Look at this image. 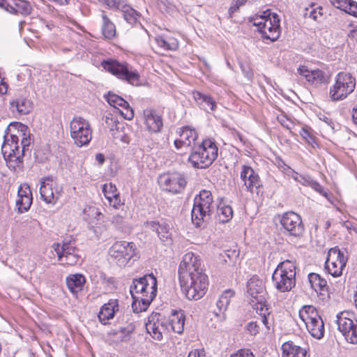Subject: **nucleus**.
I'll use <instances>...</instances> for the list:
<instances>
[{
    "mask_svg": "<svg viewBox=\"0 0 357 357\" xmlns=\"http://www.w3.org/2000/svg\"><path fill=\"white\" fill-rule=\"evenodd\" d=\"M178 279L181 291L189 300H199L206 294L208 286V276L199 256L186 253L178 267Z\"/></svg>",
    "mask_w": 357,
    "mask_h": 357,
    "instance_id": "f257e3e1",
    "label": "nucleus"
},
{
    "mask_svg": "<svg viewBox=\"0 0 357 357\" xmlns=\"http://www.w3.org/2000/svg\"><path fill=\"white\" fill-rule=\"evenodd\" d=\"M156 278L151 273L133 279L130 286L135 313L146 311L157 294Z\"/></svg>",
    "mask_w": 357,
    "mask_h": 357,
    "instance_id": "f03ea898",
    "label": "nucleus"
},
{
    "mask_svg": "<svg viewBox=\"0 0 357 357\" xmlns=\"http://www.w3.org/2000/svg\"><path fill=\"white\" fill-rule=\"evenodd\" d=\"M246 287L253 308L259 314L262 324L269 329L270 311L266 305L267 292L264 282L257 275H252L247 282Z\"/></svg>",
    "mask_w": 357,
    "mask_h": 357,
    "instance_id": "7ed1b4c3",
    "label": "nucleus"
},
{
    "mask_svg": "<svg viewBox=\"0 0 357 357\" xmlns=\"http://www.w3.org/2000/svg\"><path fill=\"white\" fill-rule=\"evenodd\" d=\"M218 148L211 139H204L191 148L189 162L195 168L204 169L209 167L217 158Z\"/></svg>",
    "mask_w": 357,
    "mask_h": 357,
    "instance_id": "20e7f679",
    "label": "nucleus"
},
{
    "mask_svg": "<svg viewBox=\"0 0 357 357\" xmlns=\"http://www.w3.org/2000/svg\"><path fill=\"white\" fill-rule=\"evenodd\" d=\"M250 22L257 27L263 38L275 41L280 35V19L277 14L270 10L264 11L250 18Z\"/></svg>",
    "mask_w": 357,
    "mask_h": 357,
    "instance_id": "39448f33",
    "label": "nucleus"
},
{
    "mask_svg": "<svg viewBox=\"0 0 357 357\" xmlns=\"http://www.w3.org/2000/svg\"><path fill=\"white\" fill-rule=\"evenodd\" d=\"M272 280L280 292L291 291L296 284L295 262L290 260L280 262L273 273Z\"/></svg>",
    "mask_w": 357,
    "mask_h": 357,
    "instance_id": "423d86ee",
    "label": "nucleus"
},
{
    "mask_svg": "<svg viewBox=\"0 0 357 357\" xmlns=\"http://www.w3.org/2000/svg\"><path fill=\"white\" fill-rule=\"evenodd\" d=\"M214 209L213 195L211 191L202 190L195 197L192 209V222L196 227H200L204 222L209 220Z\"/></svg>",
    "mask_w": 357,
    "mask_h": 357,
    "instance_id": "0eeeda50",
    "label": "nucleus"
},
{
    "mask_svg": "<svg viewBox=\"0 0 357 357\" xmlns=\"http://www.w3.org/2000/svg\"><path fill=\"white\" fill-rule=\"evenodd\" d=\"M299 318L305 324L308 333L317 340L324 335V324L317 309L312 305H304L298 312Z\"/></svg>",
    "mask_w": 357,
    "mask_h": 357,
    "instance_id": "6e6552de",
    "label": "nucleus"
},
{
    "mask_svg": "<svg viewBox=\"0 0 357 357\" xmlns=\"http://www.w3.org/2000/svg\"><path fill=\"white\" fill-rule=\"evenodd\" d=\"M102 68L115 75L119 79L126 81L132 85H137L139 81L138 72L128 63H120L116 60H104L101 63Z\"/></svg>",
    "mask_w": 357,
    "mask_h": 357,
    "instance_id": "1a4fd4ad",
    "label": "nucleus"
},
{
    "mask_svg": "<svg viewBox=\"0 0 357 357\" xmlns=\"http://www.w3.org/2000/svg\"><path fill=\"white\" fill-rule=\"evenodd\" d=\"M356 88V79L351 73H339L335 79V83L330 89L329 96L333 101H340L345 99Z\"/></svg>",
    "mask_w": 357,
    "mask_h": 357,
    "instance_id": "9d476101",
    "label": "nucleus"
},
{
    "mask_svg": "<svg viewBox=\"0 0 357 357\" xmlns=\"http://www.w3.org/2000/svg\"><path fill=\"white\" fill-rule=\"evenodd\" d=\"M70 136L78 146L88 144L92 138V130L87 120L81 117H74L70 123Z\"/></svg>",
    "mask_w": 357,
    "mask_h": 357,
    "instance_id": "9b49d317",
    "label": "nucleus"
},
{
    "mask_svg": "<svg viewBox=\"0 0 357 357\" xmlns=\"http://www.w3.org/2000/svg\"><path fill=\"white\" fill-rule=\"evenodd\" d=\"M279 221L284 233L289 236L300 238L305 231L301 217L294 211H287L279 215Z\"/></svg>",
    "mask_w": 357,
    "mask_h": 357,
    "instance_id": "f8f14e48",
    "label": "nucleus"
},
{
    "mask_svg": "<svg viewBox=\"0 0 357 357\" xmlns=\"http://www.w3.org/2000/svg\"><path fill=\"white\" fill-rule=\"evenodd\" d=\"M336 324L338 331L345 340L351 344H357V320L354 314L348 311H343L336 316Z\"/></svg>",
    "mask_w": 357,
    "mask_h": 357,
    "instance_id": "ddd939ff",
    "label": "nucleus"
},
{
    "mask_svg": "<svg viewBox=\"0 0 357 357\" xmlns=\"http://www.w3.org/2000/svg\"><path fill=\"white\" fill-rule=\"evenodd\" d=\"M136 247L132 242L118 241L109 250L110 258L119 266H125L135 255Z\"/></svg>",
    "mask_w": 357,
    "mask_h": 357,
    "instance_id": "4468645a",
    "label": "nucleus"
},
{
    "mask_svg": "<svg viewBox=\"0 0 357 357\" xmlns=\"http://www.w3.org/2000/svg\"><path fill=\"white\" fill-rule=\"evenodd\" d=\"M348 255L346 250H341L338 247L331 248L328 252L326 268L333 277H339L346 266Z\"/></svg>",
    "mask_w": 357,
    "mask_h": 357,
    "instance_id": "2eb2a0df",
    "label": "nucleus"
},
{
    "mask_svg": "<svg viewBox=\"0 0 357 357\" xmlns=\"http://www.w3.org/2000/svg\"><path fill=\"white\" fill-rule=\"evenodd\" d=\"M1 146V152L5 160L15 162L17 165L22 162L23 151L19 146V137L17 134H10V137L5 135Z\"/></svg>",
    "mask_w": 357,
    "mask_h": 357,
    "instance_id": "dca6fc26",
    "label": "nucleus"
},
{
    "mask_svg": "<svg viewBox=\"0 0 357 357\" xmlns=\"http://www.w3.org/2000/svg\"><path fill=\"white\" fill-rule=\"evenodd\" d=\"M1 146V152L5 160L15 162L17 165L22 162L23 151L19 146V137L17 134H10V137L5 135Z\"/></svg>",
    "mask_w": 357,
    "mask_h": 357,
    "instance_id": "f3484780",
    "label": "nucleus"
},
{
    "mask_svg": "<svg viewBox=\"0 0 357 357\" xmlns=\"http://www.w3.org/2000/svg\"><path fill=\"white\" fill-rule=\"evenodd\" d=\"M52 247L58 255L59 261L63 264L74 266L80 260L79 250L76 248L75 242L64 241L61 245L56 243Z\"/></svg>",
    "mask_w": 357,
    "mask_h": 357,
    "instance_id": "a211bd4d",
    "label": "nucleus"
},
{
    "mask_svg": "<svg viewBox=\"0 0 357 357\" xmlns=\"http://www.w3.org/2000/svg\"><path fill=\"white\" fill-rule=\"evenodd\" d=\"M159 183L165 190L178 194L184 190L187 181L183 174L172 172L161 175L159 177Z\"/></svg>",
    "mask_w": 357,
    "mask_h": 357,
    "instance_id": "6ab92c4d",
    "label": "nucleus"
},
{
    "mask_svg": "<svg viewBox=\"0 0 357 357\" xmlns=\"http://www.w3.org/2000/svg\"><path fill=\"white\" fill-rule=\"evenodd\" d=\"M240 178L243 181L244 186L247 191L252 193H259V190L262 187L261 181L259 175L254 169L248 165L241 166Z\"/></svg>",
    "mask_w": 357,
    "mask_h": 357,
    "instance_id": "aec40b11",
    "label": "nucleus"
},
{
    "mask_svg": "<svg viewBox=\"0 0 357 357\" xmlns=\"http://www.w3.org/2000/svg\"><path fill=\"white\" fill-rule=\"evenodd\" d=\"M104 98L112 107L118 109L119 114L125 119L132 120L133 119L134 111L123 98L112 92L105 94Z\"/></svg>",
    "mask_w": 357,
    "mask_h": 357,
    "instance_id": "412c9836",
    "label": "nucleus"
},
{
    "mask_svg": "<svg viewBox=\"0 0 357 357\" xmlns=\"http://www.w3.org/2000/svg\"><path fill=\"white\" fill-rule=\"evenodd\" d=\"M144 123L151 133L160 132L163 126L162 118L155 110L146 109L143 111Z\"/></svg>",
    "mask_w": 357,
    "mask_h": 357,
    "instance_id": "4be33fe9",
    "label": "nucleus"
},
{
    "mask_svg": "<svg viewBox=\"0 0 357 357\" xmlns=\"http://www.w3.org/2000/svg\"><path fill=\"white\" fill-rule=\"evenodd\" d=\"M179 139L174 141V144L176 149H180L183 146H194L197 145L196 141L198 135L195 129L190 126H184L180 129L178 132Z\"/></svg>",
    "mask_w": 357,
    "mask_h": 357,
    "instance_id": "5701e85b",
    "label": "nucleus"
},
{
    "mask_svg": "<svg viewBox=\"0 0 357 357\" xmlns=\"http://www.w3.org/2000/svg\"><path fill=\"white\" fill-rule=\"evenodd\" d=\"M52 176L43 178L40 181V194L41 199L47 204H55L59 197V192H53Z\"/></svg>",
    "mask_w": 357,
    "mask_h": 357,
    "instance_id": "b1692460",
    "label": "nucleus"
},
{
    "mask_svg": "<svg viewBox=\"0 0 357 357\" xmlns=\"http://www.w3.org/2000/svg\"><path fill=\"white\" fill-rule=\"evenodd\" d=\"M297 71L309 83L315 86L321 84L326 80L325 73L319 69L309 70L306 66H301Z\"/></svg>",
    "mask_w": 357,
    "mask_h": 357,
    "instance_id": "393cba45",
    "label": "nucleus"
},
{
    "mask_svg": "<svg viewBox=\"0 0 357 357\" xmlns=\"http://www.w3.org/2000/svg\"><path fill=\"white\" fill-rule=\"evenodd\" d=\"M234 292L232 290H226L216 302L217 310H214L213 314L217 319L222 321L226 319L225 311L230 303V298L234 296Z\"/></svg>",
    "mask_w": 357,
    "mask_h": 357,
    "instance_id": "a878e982",
    "label": "nucleus"
},
{
    "mask_svg": "<svg viewBox=\"0 0 357 357\" xmlns=\"http://www.w3.org/2000/svg\"><path fill=\"white\" fill-rule=\"evenodd\" d=\"M10 109L13 113L17 112L20 115H25L29 114L32 109V102L22 96H15L10 102Z\"/></svg>",
    "mask_w": 357,
    "mask_h": 357,
    "instance_id": "bb28decb",
    "label": "nucleus"
},
{
    "mask_svg": "<svg viewBox=\"0 0 357 357\" xmlns=\"http://www.w3.org/2000/svg\"><path fill=\"white\" fill-rule=\"evenodd\" d=\"M147 225L152 231L158 234V237L162 242L169 243L172 241L169 226L165 222L151 221L147 222Z\"/></svg>",
    "mask_w": 357,
    "mask_h": 357,
    "instance_id": "cd10ccee",
    "label": "nucleus"
},
{
    "mask_svg": "<svg viewBox=\"0 0 357 357\" xmlns=\"http://www.w3.org/2000/svg\"><path fill=\"white\" fill-rule=\"evenodd\" d=\"M119 310V303L116 299H110L107 303L104 304L98 313L100 321L106 324L107 321L113 319L114 314Z\"/></svg>",
    "mask_w": 357,
    "mask_h": 357,
    "instance_id": "c85d7f7f",
    "label": "nucleus"
},
{
    "mask_svg": "<svg viewBox=\"0 0 357 357\" xmlns=\"http://www.w3.org/2000/svg\"><path fill=\"white\" fill-rule=\"evenodd\" d=\"M170 330L181 334L184 329L185 315L182 310H173L168 320H166Z\"/></svg>",
    "mask_w": 357,
    "mask_h": 357,
    "instance_id": "c756f323",
    "label": "nucleus"
},
{
    "mask_svg": "<svg viewBox=\"0 0 357 357\" xmlns=\"http://www.w3.org/2000/svg\"><path fill=\"white\" fill-rule=\"evenodd\" d=\"M282 357H307L306 349L289 341L282 346Z\"/></svg>",
    "mask_w": 357,
    "mask_h": 357,
    "instance_id": "7c9ffc66",
    "label": "nucleus"
},
{
    "mask_svg": "<svg viewBox=\"0 0 357 357\" xmlns=\"http://www.w3.org/2000/svg\"><path fill=\"white\" fill-rule=\"evenodd\" d=\"M66 282L69 291L72 294H77L82 291L86 278L80 273L70 274L66 278Z\"/></svg>",
    "mask_w": 357,
    "mask_h": 357,
    "instance_id": "2f4dec72",
    "label": "nucleus"
},
{
    "mask_svg": "<svg viewBox=\"0 0 357 357\" xmlns=\"http://www.w3.org/2000/svg\"><path fill=\"white\" fill-rule=\"evenodd\" d=\"M159 317L160 314L151 315L149 318L148 322L146 324V329L153 338L160 340L162 338V331H159L158 326L160 325Z\"/></svg>",
    "mask_w": 357,
    "mask_h": 357,
    "instance_id": "473e14b6",
    "label": "nucleus"
},
{
    "mask_svg": "<svg viewBox=\"0 0 357 357\" xmlns=\"http://www.w3.org/2000/svg\"><path fill=\"white\" fill-rule=\"evenodd\" d=\"M135 330V325L133 322L127 324L125 326L121 327L119 331H115L112 334L116 337L118 342H128L130 340V335Z\"/></svg>",
    "mask_w": 357,
    "mask_h": 357,
    "instance_id": "72a5a7b5",
    "label": "nucleus"
},
{
    "mask_svg": "<svg viewBox=\"0 0 357 357\" xmlns=\"http://www.w3.org/2000/svg\"><path fill=\"white\" fill-rule=\"evenodd\" d=\"M193 97L195 101L204 110H215L216 107L215 102L211 98V96L202 93L199 91H195L193 93Z\"/></svg>",
    "mask_w": 357,
    "mask_h": 357,
    "instance_id": "f704fd0d",
    "label": "nucleus"
},
{
    "mask_svg": "<svg viewBox=\"0 0 357 357\" xmlns=\"http://www.w3.org/2000/svg\"><path fill=\"white\" fill-rule=\"evenodd\" d=\"M17 135L19 139L21 138V149L23 151V155H24L25 151L28 150L29 146L31 145L33 139L31 138V134L29 132L26 134L28 130V127L24 124L19 123L17 124Z\"/></svg>",
    "mask_w": 357,
    "mask_h": 357,
    "instance_id": "c9c22d12",
    "label": "nucleus"
},
{
    "mask_svg": "<svg viewBox=\"0 0 357 357\" xmlns=\"http://www.w3.org/2000/svg\"><path fill=\"white\" fill-rule=\"evenodd\" d=\"M217 217L220 222H228L233 217V209L226 204L222 199L217 206Z\"/></svg>",
    "mask_w": 357,
    "mask_h": 357,
    "instance_id": "e433bc0d",
    "label": "nucleus"
},
{
    "mask_svg": "<svg viewBox=\"0 0 357 357\" xmlns=\"http://www.w3.org/2000/svg\"><path fill=\"white\" fill-rule=\"evenodd\" d=\"M102 20V32L104 36L107 39H112L116 36V27L109 18L107 16L105 11L101 14Z\"/></svg>",
    "mask_w": 357,
    "mask_h": 357,
    "instance_id": "4c0bfd02",
    "label": "nucleus"
},
{
    "mask_svg": "<svg viewBox=\"0 0 357 357\" xmlns=\"http://www.w3.org/2000/svg\"><path fill=\"white\" fill-rule=\"evenodd\" d=\"M308 280L312 288L315 291H324L327 287V282L322 278L319 274L311 273L308 275Z\"/></svg>",
    "mask_w": 357,
    "mask_h": 357,
    "instance_id": "58836bf2",
    "label": "nucleus"
},
{
    "mask_svg": "<svg viewBox=\"0 0 357 357\" xmlns=\"http://www.w3.org/2000/svg\"><path fill=\"white\" fill-rule=\"evenodd\" d=\"M121 12L124 20L131 25L136 24L140 16L139 13L128 4L121 10Z\"/></svg>",
    "mask_w": 357,
    "mask_h": 357,
    "instance_id": "ea45409f",
    "label": "nucleus"
},
{
    "mask_svg": "<svg viewBox=\"0 0 357 357\" xmlns=\"http://www.w3.org/2000/svg\"><path fill=\"white\" fill-rule=\"evenodd\" d=\"M155 40L158 46L167 50H176L178 47V43L174 38L166 40L160 36L156 38Z\"/></svg>",
    "mask_w": 357,
    "mask_h": 357,
    "instance_id": "a19ab883",
    "label": "nucleus"
},
{
    "mask_svg": "<svg viewBox=\"0 0 357 357\" xmlns=\"http://www.w3.org/2000/svg\"><path fill=\"white\" fill-rule=\"evenodd\" d=\"M32 204V197H17L15 204L19 213H22L27 211Z\"/></svg>",
    "mask_w": 357,
    "mask_h": 357,
    "instance_id": "79ce46f5",
    "label": "nucleus"
},
{
    "mask_svg": "<svg viewBox=\"0 0 357 357\" xmlns=\"http://www.w3.org/2000/svg\"><path fill=\"white\" fill-rule=\"evenodd\" d=\"M15 6L17 8V13H20L23 15H28L31 13V6L29 2L24 0H14Z\"/></svg>",
    "mask_w": 357,
    "mask_h": 357,
    "instance_id": "37998d69",
    "label": "nucleus"
},
{
    "mask_svg": "<svg viewBox=\"0 0 357 357\" xmlns=\"http://www.w3.org/2000/svg\"><path fill=\"white\" fill-rule=\"evenodd\" d=\"M330 3L334 7L344 11L349 14L353 0H328Z\"/></svg>",
    "mask_w": 357,
    "mask_h": 357,
    "instance_id": "c03bdc74",
    "label": "nucleus"
},
{
    "mask_svg": "<svg viewBox=\"0 0 357 357\" xmlns=\"http://www.w3.org/2000/svg\"><path fill=\"white\" fill-rule=\"evenodd\" d=\"M322 15V8L321 6L316 8H312L310 10L309 8H306L305 12L303 14L304 17H310L313 19L314 21H317Z\"/></svg>",
    "mask_w": 357,
    "mask_h": 357,
    "instance_id": "a18cd8bd",
    "label": "nucleus"
},
{
    "mask_svg": "<svg viewBox=\"0 0 357 357\" xmlns=\"http://www.w3.org/2000/svg\"><path fill=\"white\" fill-rule=\"evenodd\" d=\"M109 8L122 10L127 5L126 0H102Z\"/></svg>",
    "mask_w": 357,
    "mask_h": 357,
    "instance_id": "49530a36",
    "label": "nucleus"
},
{
    "mask_svg": "<svg viewBox=\"0 0 357 357\" xmlns=\"http://www.w3.org/2000/svg\"><path fill=\"white\" fill-rule=\"evenodd\" d=\"M102 192L107 199H112V197L114 198L115 196L119 195L117 192V189L115 185H113L112 183L105 184L102 186Z\"/></svg>",
    "mask_w": 357,
    "mask_h": 357,
    "instance_id": "de8ad7c7",
    "label": "nucleus"
},
{
    "mask_svg": "<svg viewBox=\"0 0 357 357\" xmlns=\"http://www.w3.org/2000/svg\"><path fill=\"white\" fill-rule=\"evenodd\" d=\"M112 222L118 229L123 230L126 227V218L121 214L114 215L112 220Z\"/></svg>",
    "mask_w": 357,
    "mask_h": 357,
    "instance_id": "09e8293b",
    "label": "nucleus"
},
{
    "mask_svg": "<svg viewBox=\"0 0 357 357\" xmlns=\"http://www.w3.org/2000/svg\"><path fill=\"white\" fill-rule=\"evenodd\" d=\"M310 187L314 190L316 192H319L320 195L325 197L327 199H329V194L317 181L313 180L312 182H311Z\"/></svg>",
    "mask_w": 357,
    "mask_h": 357,
    "instance_id": "8fccbe9b",
    "label": "nucleus"
},
{
    "mask_svg": "<svg viewBox=\"0 0 357 357\" xmlns=\"http://www.w3.org/2000/svg\"><path fill=\"white\" fill-rule=\"evenodd\" d=\"M247 330L250 334L255 335L259 332V326L257 321H250L247 324Z\"/></svg>",
    "mask_w": 357,
    "mask_h": 357,
    "instance_id": "3c124183",
    "label": "nucleus"
},
{
    "mask_svg": "<svg viewBox=\"0 0 357 357\" xmlns=\"http://www.w3.org/2000/svg\"><path fill=\"white\" fill-rule=\"evenodd\" d=\"M300 135L304 139H305V141L308 144L312 145L314 143H315L314 137L310 133V132L307 129L303 128L300 132Z\"/></svg>",
    "mask_w": 357,
    "mask_h": 357,
    "instance_id": "603ef678",
    "label": "nucleus"
},
{
    "mask_svg": "<svg viewBox=\"0 0 357 357\" xmlns=\"http://www.w3.org/2000/svg\"><path fill=\"white\" fill-rule=\"evenodd\" d=\"M25 196L32 197L31 189L28 185L20 186L18 190L17 197H24Z\"/></svg>",
    "mask_w": 357,
    "mask_h": 357,
    "instance_id": "864d4df0",
    "label": "nucleus"
},
{
    "mask_svg": "<svg viewBox=\"0 0 357 357\" xmlns=\"http://www.w3.org/2000/svg\"><path fill=\"white\" fill-rule=\"evenodd\" d=\"M230 357H255L250 349H240Z\"/></svg>",
    "mask_w": 357,
    "mask_h": 357,
    "instance_id": "5fc2aeb1",
    "label": "nucleus"
},
{
    "mask_svg": "<svg viewBox=\"0 0 357 357\" xmlns=\"http://www.w3.org/2000/svg\"><path fill=\"white\" fill-rule=\"evenodd\" d=\"M278 121L285 128L290 130L293 126V123L285 116L278 117Z\"/></svg>",
    "mask_w": 357,
    "mask_h": 357,
    "instance_id": "6e6d98bb",
    "label": "nucleus"
},
{
    "mask_svg": "<svg viewBox=\"0 0 357 357\" xmlns=\"http://www.w3.org/2000/svg\"><path fill=\"white\" fill-rule=\"evenodd\" d=\"M239 253L240 252L237 249L227 250L225 251V255L231 261L235 260L236 258H238Z\"/></svg>",
    "mask_w": 357,
    "mask_h": 357,
    "instance_id": "4d7b16f0",
    "label": "nucleus"
},
{
    "mask_svg": "<svg viewBox=\"0 0 357 357\" xmlns=\"http://www.w3.org/2000/svg\"><path fill=\"white\" fill-rule=\"evenodd\" d=\"M110 206L115 208H118L121 205V201L120 199L119 195L115 196V197H112V199H107Z\"/></svg>",
    "mask_w": 357,
    "mask_h": 357,
    "instance_id": "13d9d810",
    "label": "nucleus"
},
{
    "mask_svg": "<svg viewBox=\"0 0 357 357\" xmlns=\"http://www.w3.org/2000/svg\"><path fill=\"white\" fill-rule=\"evenodd\" d=\"M313 179L308 175H301L298 183L305 186H310L311 182H312Z\"/></svg>",
    "mask_w": 357,
    "mask_h": 357,
    "instance_id": "bf43d9fd",
    "label": "nucleus"
},
{
    "mask_svg": "<svg viewBox=\"0 0 357 357\" xmlns=\"http://www.w3.org/2000/svg\"><path fill=\"white\" fill-rule=\"evenodd\" d=\"M160 325L158 326L159 331H162L163 333L168 332L170 331V328H169V326L167 324V322L165 319L164 320H160Z\"/></svg>",
    "mask_w": 357,
    "mask_h": 357,
    "instance_id": "052dcab7",
    "label": "nucleus"
},
{
    "mask_svg": "<svg viewBox=\"0 0 357 357\" xmlns=\"http://www.w3.org/2000/svg\"><path fill=\"white\" fill-rule=\"evenodd\" d=\"M349 14L357 17V2L353 1L352 4L349 8Z\"/></svg>",
    "mask_w": 357,
    "mask_h": 357,
    "instance_id": "680f3d73",
    "label": "nucleus"
},
{
    "mask_svg": "<svg viewBox=\"0 0 357 357\" xmlns=\"http://www.w3.org/2000/svg\"><path fill=\"white\" fill-rule=\"evenodd\" d=\"M287 169L290 170V172L289 173V175H291V176L297 182H298L302 174H299L294 170L291 169L289 167L287 166Z\"/></svg>",
    "mask_w": 357,
    "mask_h": 357,
    "instance_id": "e2e57ef3",
    "label": "nucleus"
},
{
    "mask_svg": "<svg viewBox=\"0 0 357 357\" xmlns=\"http://www.w3.org/2000/svg\"><path fill=\"white\" fill-rule=\"evenodd\" d=\"M167 0H158V4L160 10H167L169 8Z\"/></svg>",
    "mask_w": 357,
    "mask_h": 357,
    "instance_id": "0e129e2a",
    "label": "nucleus"
},
{
    "mask_svg": "<svg viewBox=\"0 0 357 357\" xmlns=\"http://www.w3.org/2000/svg\"><path fill=\"white\" fill-rule=\"evenodd\" d=\"M3 8H4L6 11L9 12L11 14H17V13L16 7H14V6L10 5L9 3H8V2H6L5 7H3Z\"/></svg>",
    "mask_w": 357,
    "mask_h": 357,
    "instance_id": "69168bd1",
    "label": "nucleus"
},
{
    "mask_svg": "<svg viewBox=\"0 0 357 357\" xmlns=\"http://www.w3.org/2000/svg\"><path fill=\"white\" fill-rule=\"evenodd\" d=\"M96 160L99 165H102L105 160V155L102 153H98L96 155Z\"/></svg>",
    "mask_w": 357,
    "mask_h": 357,
    "instance_id": "338daca9",
    "label": "nucleus"
},
{
    "mask_svg": "<svg viewBox=\"0 0 357 357\" xmlns=\"http://www.w3.org/2000/svg\"><path fill=\"white\" fill-rule=\"evenodd\" d=\"M188 357H201L200 351L199 350H193L190 351Z\"/></svg>",
    "mask_w": 357,
    "mask_h": 357,
    "instance_id": "774afa93",
    "label": "nucleus"
}]
</instances>
